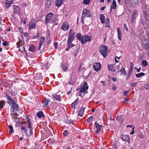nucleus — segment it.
<instances>
[{"label":"nucleus","instance_id":"obj_23","mask_svg":"<svg viewBox=\"0 0 149 149\" xmlns=\"http://www.w3.org/2000/svg\"><path fill=\"white\" fill-rule=\"evenodd\" d=\"M13 109V111L14 112H15V111H17L19 110V107L18 105L16 103L11 106Z\"/></svg>","mask_w":149,"mask_h":149},{"label":"nucleus","instance_id":"obj_19","mask_svg":"<svg viewBox=\"0 0 149 149\" xmlns=\"http://www.w3.org/2000/svg\"><path fill=\"white\" fill-rule=\"evenodd\" d=\"M29 51L32 53H35L36 52V47L33 45H30L29 47Z\"/></svg>","mask_w":149,"mask_h":149},{"label":"nucleus","instance_id":"obj_31","mask_svg":"<svg viewBox=\"0 0 149 149\" xmlns=\"http://www.w3.org/2000/svg\"><path fill=\"white\" fill-rule=\"evenodd\" d=\"M36 116L39 118L43 117L44 116V115L42 112L39 111L36 113Z\"/></svg>","mask_w":149,"mask_h":149},{"label":"nucleus","instance_id":"obj_28","mask_svg":"<svg viewBox=\"0 0 149 149\" xmlns=\"http://www.w3.org/2000/svg\"><path fill=\"white\" fill-rule=\"evenodd\" d=\"M117 31L118 34V38L120 40H121V32L120 29L119 28H117Z\"/></svg>","mask_w":149,"mask_h":149},{"label":"nucleus","instance_id":"obj_30","mask_svg":"<svg viewBox=\"0 0 149 149\" xmlns=\"http://www.w3.org/2000/svg\"><path fill=\"white\" fill-rule=\"evenodd\" d=\"M50 102V100H49L46 99L45 100H44L42 102L44 106L45 107L47 106L48 104V102Z\"/></svg>","mask_w":149,"mask_h":149},{"label":"nucleus","instance_id":"obj_35","mask_svg":"<svg viewBox=\"0 0 149 149\" xmlns=\"http://www.w3.org/2000/svg\"><path fill=\"white\" fill-rule=\"evenodd\" d=\"M144 47L146 49L149 50V43L147 42L144 45Z\"/></svg>","mask_w":149,"mask_h":149},{"label":"nucleus","instance_id":"obj_60","mask_svg":"<svg viewBox=\"0 0 149 149\" xmlns=\"http://www.w3.org/2000/svg\"><path fill=\"white\" fill-rule=\"evenodd\" d=\"M79 99L78 98H77V99H76L74 101V104H77V101H78Z\"/></svg>","mask_w":149,"mask_h":149},{"label":"nucleus","instance_id":"obj_11","mask_svg":"<svg viewBox=\"0 0 149 149\" xmlns=\"http://www.w3.org/2000/svg\"><path fill=\"white\" fill-rule=\"evenodd\" d=\"M21 130L22 131L23 130L24 131V132L25 134L26 135V136L28 138H29L31 137L32 135L33 134V132L32 131V134H30V133H29V135L28 134V133L27 132V131L28 130V129H27V128L26 127H25L23 125H22L21 126Z\"/></svg>","mask_w":149,"mask_h":149},{"label":"nucleus","instance_id":"obj_33","mask_svg":"<svg viewBox=\"0 0 149 149\" xmlns=\"http://www.w3.org/2000/svg\"><path fill=\"white\" fill-rule=\"evenodd\" d=\"M76 37L77 39L80 41L81 40V34L80 33H78L76 35Z\"/></svg>","mask_w":149,"mask_h":149},{"label":"nucleus","instance_id":"obj_47","mask_svg":"<svg viewBox=\"0 0 149 149\" xmlns=\"http://www.w3.org/2000/svg\"><path fill=\"white\" fill-rule=\"evenodd\" d=\"M21 22L23 23V25H25L26 24V21L24 18H22Z\"/></svg>","mask_w":149,"mask_h":149},{"label":"nucleus","instance_id":"obj_25","mask_svg":"<svg viewBox=\"0 0 149 149\" xmlns=\"http://www.w3.org/2000/svg\"><path fill=\"white\" fill-rule=\"evenodd\" d=\"M85 109V107H82L79 112L78 115L81 116H82L84 114Z\"/></svg>","mask_w":149,"mask_h":149},{"label":"nucleus","instance_id":"obj_52","mask_svg":"<svg viewBox=\"0 0 149 149\" xmlns=\"http://www.w3.org/2000/svg\"><path fill=\"white\" fill-rule=\"evenodd\" d=\"M137 83L135 82V83H132L130 85L132 86V87H134L137 84Z\"/></svg>","mask_w":149,"mask_h":149},{"label":"nucleus","instance_id":"obj_6","mask_svg":"<svg viewBox=\"0 0 149 149\" xmlns=\"http://www.w3.org/2000/svg\"><path fill=\"white\" fill-rule=\"evenodd\" d=\"M36 20L32 19L31 20L29 24V29H36Z\"/></svg>","mask_w":149,"mask_h":149},{"label":"nucleus","instance_id":"obj_32","mask_svg":"<svg viewBox=\"0 0 149 149\" xmlns=\"http://www.w3.org/2000/svg\"><path fill=\"white\" fill-rule=\"evenodd\" d=\"M117 144L118 142L117 141H114L113 143L112 146L115 149H117L118 148Z\"/></svg>","mask_w":149,"mask_h":149},{"label":"nucleus","instance_id":"obj_20","mask_svg":"<svg viewBox=\"0 0 149 149\" xmlns=\"http://www.w3.org/2000/svg\"><path fill=\"white\" fill-rule=\"evenodd\" d=\"M7 99L9 101V103L10 104V105L11 106L16 103L15 100L12 99L10 96H7Z\"/></svg>","mask_w":149,"mask_h":149},{"label":"nucleus","instance_id":"obj_13","mask_svg":"<svg viewBox=\"0 0 149 149\" xmlns=\"http://www.w3.org/2000/svg\"><path fill=\"white\" fill-rule=\"evenodd\" d=\"M93 69L96 71L100 70L101 68V65L99 63H94Z\"/></svg>","mask_w":149,"mask_h":149},{"label":"nucleus","instance_id":"obj_9","mask_svg":"<svg viewBox=\"0 0 149 149\" xmlns=\"http://www.w3.org/2000/svg\"><path fill=\"white\" fill-rule=\"evenodd\" d=\"M69 25L67 22H65L63 23L61 27V29L65 31H67L69 28Z\"/></svg>","mask_w":149,"mask_h":149},{"label":"nucleus","instance_id":"obj_4","mask_svg":"<svg viewBox=\"0 0 149 149\" xmlns=\"http://www.w3.org/2000/svg\"><path fill=\"white\" fill-rule=\"evenodd\" d=\"M88 84L86 82H85L82 88L80 90V95H81L82 94V93L83 92H84V94L87 93H88L87 91H86V90H87L88 89Z\"/></svg>","mask_w":149,"mask_h":149},{"label":"nucleus","instance_id":"obj_59","mask_svg":"<svg viewBox=\"0 0 149 149\" xmlns=\"http://www.w3.org/2000/svg\"><path fill=\"white\" fill-rule=\"evenodd\" d=\"M134 127H133H133H132V131L130 132V134H134Z\"/></svg>","mask_w":149,"mask_h":149},{"label":"nucleus","instance_id":"obj_43","mask_svg":"<svg viewBox=\"0 0 149 149\" xmlns=\"http://www.w3.org/2000/svg\"><path fill=\"white\" fill-rule=\"evenodd\" d=\"M144 87L146 89H149V83H147L145 84L144 86Z\"/></svg>","mask_w":149,"mask_h":149},{"label":"nucleus","instance_id":"obj_41","mask_svg":"<svg viewBox=\"0 0 149 149\" xmlns=\"http://www.w3.org/2000/svg\"><path fill=\"white\" fill-rule=\"evenodd\" d=\"M13 118L15 119H17V113L15 112L13 114H12V115Z\"/></svg>","mask_w":149,"mask_h":149},{"label":"nucleus","instance_id":"obj_58","mask_svg":"<svg viewBox=\"0 0 149 149\" xmlns=\"http://www.w3.org/2000/svg\"><path fill=\"white\" fill-rule=\"evenodd\" d=\"M124 27L125 29V30L127 31L128 30V28L126 27V24H124Z\"/></svg>","mask_w":149,"mask_h":149},{"label":"nucleus","instance_id":"obj_2","mask_svg":"<svg viewBox=\"0 0 149 149\" xmlns=\"http://www.w3.org/2000/svg\"><path fill=\"white\" fill-rule=\"evenodd\" d=\"M90 13L89 10L86 9H85L83 10L81 20L83 23H84V18L86 17H89Z\"/></svg>","mask_w":149,"mask_h":149},{"label":"nucleus","instance_id":"obj_63","mask_svg":"<svg viewBox=\"0 0 149 149\" xmlns=\"http://www.w3.org/2000/svg\"><path fill=\"white\" fill-rule=\"evenodd\" d=\"M112 80L113 81H116V78L113 77L112 78Z\"/></svg>","mask_w":149,"mask_h":149},{"label":"nucleus","instance_id":"obj_1","mask_svg":"<svg viewBox=\"0 0 149 149\" xmlns=\"http://www.w3.org/2000/svg\"><path fill=\"white\" fill-rule=\"evenodd\" d=\"M107 46L102 45L101 46L100 48V52L101 54L105 58L107 55Z\"/></svg>","mask_w":149,"mask_h":149},{"label":"nucleus","instance_id":"obj_61","mask_svg":"<svg viewBox=\"0 0 149 149\" xmlns=\"http://www.w3.org/2000/svg\"><path fill=\"white\" fill-rule=\"evenodd\" d=\"M120 65H117L116 67V68H115L116 70H118L120 68V67H119Z\"/></svg>","mask_w":149,"mask_h":149},{"label":"nucleus","instance_id":"obj_18","mask_svg":"<svg viewBox=\"0 0 149 149\" xmlns=\"http://www.w3.org/2000/svg\"><path fill=\"white\" fill-rule=\"evenodd\" d=\"M13 0H6V4L5 6L8 8L11 6V4L13 3Z\"/></svg>","mask_w":149,"mask_h":149},{"label":"nucleus","instance_id":"obj_44","mask_svg":"<svg viewBox=\"0 0 149 149\" xmlns=\"http://www.w3.org/2000/svg\"><path fill=\"white\" fill-rule=\"evenodd\" d=\"M83 63H81L80 64L79 67V71L80 72L83 70Z\"/></svg>","mask_w":149,"mask_h":149},{"label":"nucleus","instance_id":"obj_57","mask_svg":"<svg viewBox=\"0 0 149 149\" xmlns=\"http://www.w3.org/2000/svg\"><path fill=\"white\" fill-rule=\"evenodd\" d=\"M39 36V33H37L36 34V35H34L33 36V38H38Z\"/></svg>","mask_w":149,"mask_h":149},{"label":"nucleus","instance_id":"obj_7","mask_svg":"<svg viewBox=\"0 0 149 149\" xmlns=\"http://www.w3.org/2000/svg\"><path fill=\"white\" fill-rule=\"evenodd\" d=\"M13 9L14 14H17L19 15H21V10L19 6L16 5H14L13 6Z\"/></svg>","mask_w":149,"mask_h":149},{"label":"nucleus","instance_id":"obj_3","mask_svg":"<svg viewBox=\"0 0 149 149\" xmlns=\"http://www.w3.org/2000/svg\"><path fill=\"white\" fill-rule=\"evenodd\" d=\"M54 14L52 13H49L47 14L46 17V21L45 24L47 25L48 23H52V16H53Z\"/></svg>","mask_w":149,"mask_h":149},{"label":"nucleus","instance_id":"obj_5","mask_svg":"<svg viewBox=\"0 0 149 149\" xmlns=\"http://www.w3.org/2000/svg\"><path fill=\"white\" fill-rule=\"evenodd\" d=\"M91 37L87 35L84 36L81 38V43L83 44L86 43L87 42H90L91 40Z\"/></svg>","mask_w":149,"mask_h":149},{"label":"nucleus","instance_id":"obj_64","mask_svg":"<svg viewBox=\"0 0 149 149\" xmlns=\"http://www.w3.org/2000/svg\"><path fill=\"white\" fill-rule=\"evenodd\" d=\"M116 88L115 86H112V89L113 91H114L116 89Z\"/></svg>","mask_w":149,"mask_h":149},{"label":"nucleus","instance_id":"obj_14","mask_svg":"<svg viewBox=\"0 0 149 149\" xmlns=\"http://www.w3.org/2000/svg\"><path fill=\"white\" fill-rule=\"evenodd\" d=\"M138 15L137 11L136 10H134L132 13L131 19V21L132 23L134 22V21L136 19V17Z\"/></svg>","mask_w":149,"mask_h":149},{"label":"nucleus","instance_id":"obj_12","mask_svg":"<svg viewBox=\"0 0 149 149\" xmlns=\"http://www.w3.org/2000/svg\"><path fill=\"white\" fill-rule=\"evenodd\" d=\"M121 139L123 141L127 142L129 144L130 143V139L128 135L124 134L122 135L120 137Z\"/></svg>","mask_w":149,"mask_h":149},{"label":"nucleus","instance_id":"obj_16","mask_svg":"<svg viewBox=\"0 0 149 149\" xmlns=\"http://www.w3.org/2000/svg\"><path fill=\"white\" fill-rule=\"evenodd\" d=\"M114 64H109L107 66L108 70L113 72L116 71V70L114 68Z\"/></svg>","mask_w":149,"mask_h":149},{"label":"nucleus","instance_id":"obj_26","mask_svg":"<svg viewBox=\"0 0 149 149\" xmlns=\"http://www.w3.org/2000/svg\"><path fill=\"white\" fill-rule=\"evenodd\" d=\"M100 18L101 21V22L102 23H104L105 22V17L104 14H101L100 15Z\"/></svg>","mask_w":149,"mask_h":149},{"label":"nucleus","instance_id":"obj_36","mask_svg":"<svg viewBox=\"0 0 149 149\" xmlns=\"http://www.w3.org/2000/svg\"><path fill=\"white\" fill-rule=\"evenodd\" d=\"M142 64L144 66H146L148 65V63L146 60H143L142 62Z\"/></svg>","mask_w":149,"mask_h":149},{"label":"nucleus","instance_id":"obj_54","mask_svg":"<svg viewBox=\"0 0 149 149\" xmlns=\"http://www.w3.org/2000/svg\"><path fill=\"white\" fill-rule=\"evenodd\" d=\"M20 43L21 42L20 41L18 42L17 43V47L18 48H19L20 45Z\"/></svg>","mask_w":149,"mask_h":149},{"label":"nucleus","instance_id":"obj_51","mask_svg":"<svg viewBox=\"0 0 149 149\" xmlns=\"http://www.w3.org/2000/svg\"><path fill=\"white\" fill-rule=\"evenodd\" d=\"M76 105V104H74V103L73 102L71 104V107L72 108H74L75 107H76V106H75Z\"/></svg>","mask_w":149,"mask_h":149},{"label":"nucleus","instance_id":"obj_56","mask_svg":"<svg viewBox=\"0 0 149 149\" xmlns=\"http://www.w3.org/2000/svg\"><path fill=\"white\" fill-rule=\"evenodd\" d=\"M54 46L55 48L56 49L58 46V43L57 42L54 43Z\"/></svg>","mask_w":149,"mask_h":149},{"label":"nucleus","instance_id":"obj_10","mask_svg":"<svg viewBox=\"0 0 149 149\" xmlns=\"http://www.w3.org/2000/svg\"><path fill=\"white\" fill-rule=\"evenodd\" d=\"M26 119L28 123V125L27 127L29 128L30 134L31 135V134H32V130H33V128L32 127L31 124L30 120V119L29 117L26 116Z\"/></svg>","mask_w":149,"mask_h":149},{"label":"nucleus","instance_id":"obj_55","mask_svg":"<svg viewBox=\"0 0 149 149\" xmlns=\"http://www.w3.org/2000/svg\"><path fill=\"white\" fill-rule=\"evenodd\" d=\"M131 72H131L130 71H129L128 72V75H127V79H128L130 77Z\"/></svg>","mask_w":149,"mask_h":149},{"label":"nucleus","instance_id":"obj_34","mask_svg":"<svg viewBox=\"0 0 149 149\" xmlns=\"http://www.w3.org/2000/svg\"><path fill=\"white\" fill-rule=\"evenodd\" d=\"M145 73L143 72H141L138 74H137L135 76L137 78H139L141 76L144 75Z\"/></svg>","mask_w":149,"mask_h":149},{"label":"nucleus","instance_id":"obj_53","mask_svg":"<svg viewBox=\"0 0 149 149\" xmlns=\"http://www.w3.org/2000/svg\"><path fill=\"white\" fill-rule=\"evenodd\" d=\"M2 44L3 45L6 46L7 45H8V43L6 41H5L4 42L2 43Z\"/></svg>","mask_w":149,"mask_h":149},{"label":"nucleus","instance_id":"obj_49","mask_svg":"<svg viewBox=\"0 0 149 149\" xmlns=\"http://www.w3.org/2000/svg\"><path fill=\"white\" fill-rule=\"evenodd\" d=\"M63 134L65 136H67L68 134L67 131L66 130L64 131L63 132Z\"/></svg>","mask_w":149,"mask_h":149},{"label":"nucleus","instance_id":"obj_24","mask_svg":"<svg viewBox=\"0 0 149 149\" xmlns=\"http://www.w3.org/2000/svg\"><path fill=\"white\" fill-rule=\"evenodd\" d=\"M63 0H56L55 1V6H56L60 7L62 4Z\"/></svg>","mask_w":149,"mask_h":149},{"label":"nucleus","instance_id":"obj_27","mask_svg":"<svg viewBox=\"0 0 149 149\" xmlns=\"http://www.w3.org/2000/svg\"><path fill=\"white\" fill-rule=\"evenodd\" d=\"M121 72L120 74H124L125 75H126V71L125 70V68H121L120 70L117 72L119 73L120 72Z\"/></svg>","mask_w":149,"mask_h":149},{"label":"nucleus","instance_id":"obj_50","mask_svg":"<svg viewBox=\"0 0 149 149\" xmlns=\"http://www.w3.org/2000/svg\"><path fill=\"white\" fill-rule=\"evenodd\" d=\"M69 84H70L73 85L74 84V80H71L69 82Z\"/></svg>","mask_w":149,"mask_h":149},{"label":"nucleus","instance_id":"obj_17","mask_svg":"<svg viewBox=\"0 0 149 149\" xmlns=\"http://www.w3.org/2000/svg\"><path fill=\"white\" fill-rule=\"evenodd\" d=\"M53 1L52 0H47L45 4V7L47 8H49L52 4Z\"/></svg>","mask_w":149,"mask_h":149},{"label":"nucleus","instance_id":"obj_39","mask_svg":"<svg viewBox=\"0 0 149 149\" xmlns=\"http://www.w3.org/2000/svg\"><path fill=\"white\" fill-rule=\"evenodd\" d=\"M94 118L92 116H91L89 118H88L87 119V121L89 123L91 121H92L93 119Z\"/></svg>","mask_w":149,"mask_h":149},{"label":"nucleus","instance_id":"obj_8","mask_svg":"<svg viewBox=\"0 0 149 149\" xmlns=\"http://www.w3.org/2000/svg\"><path fill=\"white\" fill-rule=\"evenodd\" d=\"M102 127V125H99L96 122L94 124V129L95 133L96 134L100 132V128Z\"/></svg>","mask_w":149,"mask_h":149},{"label":"nucleus","instance_id":"obj_15","mask_svg":"<svg viewBox=\"0 0 149 149\" xmlns=\"http://www.w3.org/2000/svg\"><path fill=\"white\" fill-rule=\"evenodd\" d=\"M45 41V38L43 36H42L40 42L38 50L40 49L41 46L43 44H44Z\"/></svg>","mask_w":149,"mask_h":149},{"label":"nucleus","instance_id":"obj_46","mask_svg":"<svg viewBox=\"0 0 149 149\" xmlns=\"http://www.w3.org/2000/svg\"><path fill=\"white\" fill-rule=\"evenodd\" d=\"M4 104L5 102L1 101H0V108H3Z\"/></svg>","mask_w":149,"mask_h":149},{"label":"nucleus","instance_id":"obj_22","mask_svg":"<svg viewBox=\"0 0 149 149\" xmlns=\"http://www.w3.org/2000/svg\"><path fill=\"white\" fill-rule=\"evenodd\" d=\"M110 12H111L112 9H115L116 8V3L115 0H113L112 5L110 7Z\"/></svg>","mask_w":149,"mask_h":149},{"label":"nucleus","instance_id":"obj_37","mask_svg":"<svg viewBox=\"0 0 149 149\" xmlns=\"http://www.w3.org/2000/svg\"><path fill=\"white\" fill-rule=\"evenodd\" d=\"M90 0H83V4L85 5H87L89 4Z\"/></svg>","mask_w":149,"mask_h":149},{"label":"nucleus","instance_id":"obj_38","mask_svg":"<svg viewBox=\"0 0 149 149\" xmlns=\"http://www.w3.org/2000/svg\"><path fill=\"white\" fill-rule=\"evenodd\" d=\"M8 127L10 130L9 132L10 133H12L13 132V127L12 125H10Z\"/></svg>","mask_w":149,"mask_h":149},{"label":"nucleus","instance_id":"obj_40","mask_svg":"<svg viewBox=\"0 0 149 149\" xmlns=\"http://www.w3.org/2000/svg\"><path fill=\"white\" fill-rule=\"evenodd\" d=\"M67 45L70 48L73 47L75 45L72 43V42H67Z\"/></svg>","mask_w":149,"mask_h":149},{"label":"nucleus","instance_id":"obj_48","mask_svg":"<svg viewBox=\"0 0 149 149\" xmlns=\"http://www.w3.org/2000/svg\"><path fill=\"white\" fill-rule=\"evenodd\" d=\"M129 91H124V92H123L124 95L125 96H126L128 94Z\"/></svg>","mask_w":149,"mask_h":149},{"label":"nucleus","instance_id":"obj_62","mask_svg":"<svg viewBox=\"0 0 149 149\" xmlns=\"http://www.w3.org/2000/svg\"><path fill=\"white\" fill-rule=\"evenodd\" d=\"M141 67H139V68L137 70V72H140V71L141 70Z\"/></svg>","mask_w":149,"mask_h":149},{"label":"nucleus","instance_id":"obj_21","mask_svg":"<svg viewBox=\"0 0 149 149\" xmlns=\"http://www.w3.org/2000/svg\"><path fill=\"white\" fill-rule=\"evenodd\" d=\"M74 33L69 35L67 42H72L74 39Z\"/></svg>","mask_w":149,"mask_h":149},{"label":"nucleus","instance_id":"obj_45","mask_svg":"<svg viewBox=\"0 0 149 149\" xmlns=\"http://www.w3.org/2000/svg\"><path fill=\"white\" fill-rule=\"evenodd\" d=\"M61 68L64 71H66L68 69V67L63 65L61 66Z\"/></svg>","mask_w":149,"mask_h":149},{"label":"nucleus","instance_id":"obj_42","mask_svg":"<svg viewBox=\"0 0 149 149\" xmlns=\"http://www.w3.org/2000/svg\"><path fill=\"white\" fill-rule=\"evenodd\" d=\"M134 67V65L132 63H130V70L129 71L132 72V71L133 68Z\"/></svg>","mask_w":149,"mask_h":149},{"label":"nucleus","instance_id":"obj_29","mask_svg":"<svg viewBox=\"0 0 149 149\" xmlns=\"http://www.w3.org/2000/svg\"><path fill=\"white\" fill-rule=\"evenodd\" d=\"M53 98L56 99L57 100L60 101L61 100V96L59 95H57V94H54L52 95Z\"/></svg>","mask_w":149,"mask_h":149}]
</instances>
